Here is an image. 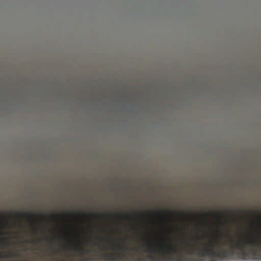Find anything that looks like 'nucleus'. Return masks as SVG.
Instances as JSON below:
<instances>
[{
	"label": "nucleus",
	"instance_id": "obj_1",
	"mask_svg": "<svg viewBox=\"0 0 261 261\" xmlns=\"http://www.w3.org/2000/svg\"><path fill=\"white\" fill-rule=\"evenodd\" d=\"M67 241L70 243H73L75 242L76 243V245L74 246H70V248L73 249L74 250H79L81 251L82 250L79 248V247H81L83 245V241L81 239H78L75 240L70 239H67Z\"/></svg>",
	"mask_w": 261,
	"mask_h": 261
},
{
	"label": "nucleus",
	"instance_id": "obj_2",
	"mask_svg": "<svg viewBox=\"0 0 261 261\" xmlns=\"http://www.w3.org/2000/svg\"><path fill=\"white\" fill-rule=\"evenodd\" d=\"M133 198H132V199ZM134 212L133 208V200H132V261H133V255H134V248L133 245L134 239H133V231H134Z\"/></svg>",
	"mask_w": 261,
	"mask_h": 261
},
{
	"label": "nucleus",
	"instance_id": "obj_3",
	"mask_svg": "<svg viewBox=\"0 0 261 261\" xmlns=\"http://www.w3.org/2000/svg\"><path fill=\"white\" fill-rule=\"evenodd\" d=\"M127 219L128 222V226H127V240H128V245L129 244V242L130 240V237L129 236V232L130 231V211L128 210L127 213Z\"/></svg>",
	"mask_w": 261,
	"mask_h": 261
},
{
	"label": "nucleus",
	"instance_id": "obj_4",
	"mask_svg": "<svg viewBox=\"0 0 261 261\" xmlns=\"http://www.w3.org/2000/svg\"><path fill=\"white\" fill-rule=\"evenodd\" d=\"M112 249L114 250H121L124 247L120 242L112 241L111 243Z\"/></svg>",
	"mask_w": 261,
	"mask_h": 261
},
{
	"label": "nucleus",
	"instance_id": "obj_5",
	"mask_svg": "<svg viewBox=\"0 0 261 261\" xmlns=\"http://www.w3.org/2000/svg\"><path fill=\"white\" fill-rule=\"evenodd\" d=\"M103 258L105 260L109 261H117V258L114 254H111L110 255H104Z\"/></svg>",
	"mask_w": 261,
	"mask_h": 261
},
{
	"label": "nucleus",
	"instance_id": "obj_6",
	"mask_svg": "<svg viewBox=\"0 0 261 261\" xmlns=\"http://www.w3.org/2000/svg\"><path fill=\"white\" fill-rule=\"evenodd\" d=\"M14 215L15 216L17 217H21L22 216H29L31 218H34V215L32 213H24V214H22V213H18V212H14Z\"/></svg>",
	"mask_w": 261,
	"mask_h": 261
},
{
	"label": "nucleus",
	"instance_id": "obj_7",
	"mask_svg": "<svg viewBox=\"0 0 261 261\" xmlns=\"http://www.w3.org/2000/svg\"><path fill=\"white\" fill-rule=\"evenodd\" d=\"M1 244L6 246L8 245V238H4L1 239Z\"/></svg>",
	"mask_w": 261,
	"mask_h": 261
},
{
	"label": "nucleus",
	"instance_id": "obj_8",
	"mask_svg": "<svg viewBox=\"0 0 261 261\" xmlns=\"http://www.w3.org/2000/svg\"><path fill=\"white\" fill-rule=\"evenodd\" d=\"M141 215H142V217L143 218L144 220H146L147 219V213L146 212H142Z\"/></svg>",
	"mask_w": 261,
	"mask_h": 261
},
{
	"label": "nucleus",
	"instance_id": "obj_9",
	"mask_svg": "<svg viewBox=\"0 0 261 261\" xmlns=\"http://www.w3.org/2000/svg\"><path fill=\"white\" fill-rule=\"evenodd\" d=\"M29 243H31V244H36L37 243H40V240L39 239V240H37L36 241L31 240Z\"/></svg>",
	"mask_w": 261,
	"mask_h": 261
},
{
	"label": "nucleus",
	"instance_id": "obj_10",
	"mask_svg": "<svg viewBox=\"0 0 261 261\" xmlns=\"http://www.w3.org/2000/svg\"><path fill=\"white\" fill-rule=\"evenodd\" d=\"M93 215L96 219L103 216L102 215L99 214L98 213H94L93 214Z\"/></svg>",
	"mask_w": 261,
	"mask_h": 261
},
{
	"label": "nucleus",
	"instance_id": "obj_11",
	"mask_svg": "<svg viewBox=\"0 0 261 261\" xmlns=\"http://www.w3.org/2000/svg\"><path fill=\"white\" fill-rule=\"evenodd\" d=\"M161 212H166V213H170L171 215H173L174 214V212H170L169 211H162Z\"/></svg>",
	"mask_w": 261,
	"mask_h": 261
},
{
	"label": "nucleus",
	"instance_id": "obj_12",
	"mask_svg": "<svg viewBox=\"0 0 261 261\" xmlns=\"http://www.w3.org/2000/svg\"><path fill=\"white\" fill-rule=\"evenodd\" d=\"M92 244L95 246H97V247L99 246V244L97 242H95V241L93 242Z\"/></svg>",
	"mask_w": 261,
	"mask_h": 261
},
{
	"label": "nucleus",
	"instance_id": "obj_13",
	"mask_svg": "<svg viewBox=\"0 0 261 261\" xmlns=\"http://www.w3.org/2000/svg\"><path fill=\"white\" fill-rule=\"evenodd\" d=\"M113 214L114 215L115 217H120V214L118 213H113Z\"/></svg>",
	"mask_w": 261,
	"mask_h": 261
},
{
	"label": "nucleus",
	"instance_id": "obj_14",
	"mask_svg": "<svg viewBox=\"0 0 261 261\" xmlns=\"http://www.w3.org/2000/svg\"><path fill=\"white\" fill-rule=\"evenodd\" d=\"M56 239V238L55 237H53V238H51L49 240V241L51 243H53L55 240V239Z\"/></svg>",
	"mask_w": 261,
	"mask_h": 261
},
{
	"label": "nucleus",
	"instance_id": "obj_15",
	"mask_svg": "<svg viewBox=\"0 0 261 261\" xmlns=\"http://www.w3.org/2000/svg\"><path fill=\"white\" fill-rule=\"evenodd\" d=\"M220 244V241L219 240L217 239L215 242V245H219Z\"/></svg>",
	"mask_w": 261,
	"mask_h": 261
},
{
	"label": "nucleus",
	"instance_id": "obj_16",
	"mask_svg": "<svg viewBox=\"0 0 261 261\" xmlns=\"http://www.w3.org/2000/svg\"><path fill=\"white\" fill-rule=\"evenodd\" d=\"M180 214L181 215V216H185V213L182 212H180Z\"/></svg>",
	"mask_w": 261,
	"mask_h": 261
},
{
	"label": "nucleus",
	"instance_id": "obj_17",
	"mask_svg": "<svg viewBox=\"0 0 261 261\" xmlns=\"http://www.w3.org/2000/svg\"><path fill=\"white\" fill-rule=\"evenodd\" d=\"M222 244L223 246H225V245H226V242H223L222 243Z\"/></svg>",
	"mask_w": 261,
	"mask_h": 261
},
{
	"label": "nucleus",
	"instance_id": "obj_18",
	"mask_svg": "<svg viewBox=\"0 0 261 261\" xmlns=\"http://www.w3.org/2000/svg\"><path fill=\"white\" fill-rule=\"evenodd\" d=\"M217 216H218L220 217V214L218 212L216 213Z\"/></svg>",
	"mask_w": 261,
	"mask_h": 261
},
{
	"label": "nucleus",
	"instance_id": "obj_19",
	"mask_svg": "<svg viewBox=\"0 0 261 261\" xmlns=\"http://www.w3.org/2000/svg\"><path fill=\"white\" fill-rule=\"evenodd\" d=\"M54 216H58L59 215H58V214H56H56H54Z\"/></svg>",
	"mask_w": 261,
	"mask_h": 261
},
{
	"label": "nucleus",
	"instance_id": "obj_20",
	"mask_svg": "<svg viewBox=\"0 0 261 261\" xmlns=\"http://www.w3.org/2000/svg\"><path fill=\"white\" fill-rule=\"evenodd\" d=\"M148 228H150V223H149V224H148Z\"/></svg>",
	"mask_w": 261,
	"mask_h": 261
},
{
	"label": "nucleus",
	"instance_id": "obj_21",
	"mask_svg": "<svg viewBox=\"0 0 261 261\" xmlns=\"http://www.w3.org/2000/svg\"><path fill=\"white\" fill-rule=\"evenodd\" d=\"M208 215H211V214H210V213L206 214V215H207V216Z\"/></svg>",
	"mask_w": 261,
	"mask_h": 261
},
{
	"label": "nucleus",
	"instance_id": "obj_22",
	"mask_svg": "<svg viewBox=\"0 0 261 261\" xmlns=\"http://www.w3.org/2000/svg\"><path fill=\"white\" fill-rule=\"evenodd\" d=\"M105 217H109V215H105Z\"/></svg>",
	"mask_w": 261,
	"mask_h": 261
},
{
	"label": "nucleus",
	"instance_id": "obj_23",
	"mask_svg": "<svg viewBox=\"0 0 261 261\" xmlns=\"http://www.w3.org/2000/svg\"><path fill=\"white\" fill-rule=\"evenodd\" d=\"M151 215H153V214H154V213L151 212Z\"/></svg>",
	"mask_w": 261,
	"mask_h": 261
}]
</instances>
